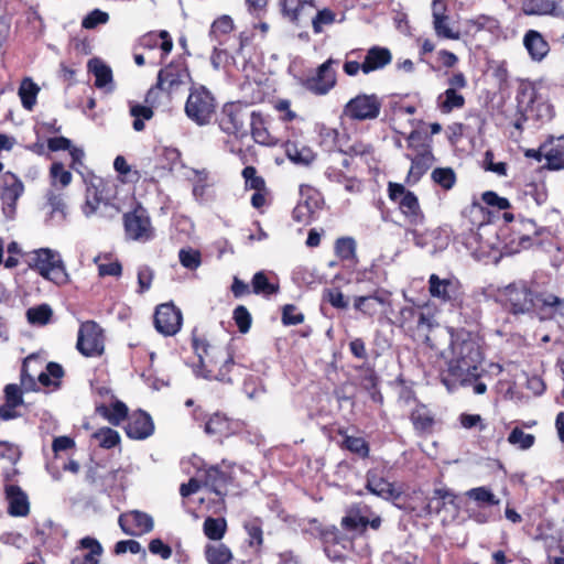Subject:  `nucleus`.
<instances>
[{
  "label": "nucleus",
  "mask_w": 564,
  "mask_h": 564,
  "mask_svg": "<svg viewBox=\"0 0 564 564\" xmlns=\"http://www.w3.org/2000/svg\"><path fill=\"white\" fill-rule=\"evenodd\" d=\"M451 347L453 357L447 368L440 373L441 382L453 391L458 387H466L476 379H480L482 352L474 333L465 329H451Z\"/></svg>",
  "instance_id": "nucleus-1"
},
{
  "label": "nucleus",
  "mask_w": 564,
  "mask_h": 564,
  "mask_svg": "<svg viewBox=\"0 0 564 564\" xmlns=\"http://www.w3.org/2000/svg\"><path fill=\"white\" fill-rule=\"evenodd\" d=\"M191 345L206 379L232 383L241 376L242 367L235 362L228 349L214 345L206 334L197 328L192 330Z\"/></svg>",
  "instance_id": "nucleus-2"
},
{
  "label": "nucleus",
  "mask_w": 564,
  "mask_h": 564,
  "mask_svg": "<svg viewBox=\"0 0 564 564\" xmlns=\"http://www.w3.org/2000/svg\"><path fill=\"white\" fill-rule=\"evenodd\" d=\"M393 325L413 341L422 343L431 349H436L430 333L438 326L435 314L427 304H415L401 307L395 315Z\"/></svg>",
  "instance_id": "nucleus-3"
},
{
  "label": "nucleus",
  "mask_w": 564,
  "mask_h": 564,
  "mask_svg": "<svg viewBox=\"0 0 564 564\" xmlns=\"http://www.w3.org/2000/svg\"><path fill=\"white\" fill-rule=\"evenodd\" d=\"M189 80L191 74L185 59H173L159 70L155 85L152 86L145 95V102H156L161 93H166L167 96H171Z\"/></svg>",
  "instance_id": "nucleus-4"
},
{
  "label": "nucleus",
  "mask_w": 564,
  "mask_h": 564,
  "mask_svg": "<svg viewBox=\"0 0 564 564\" xmlns=\"http://www.w3.org/2000/svg\"><path fill=\"white\" fill-rule=\"evenodd\" d=\"M122 225L127 241L147 243L156 237L151 215L140 202H135L131 209L123 213Z\"/></svg>",
  "instance_id": "nucleus-5"
},
{
  "label": "nucleus",
  "mask_w": 564,
  "mask_h": 564,
  "mask_svg": "<svg viewBox=\"0 0 564 564\" xmlns=\"http://www.w3.org/2000/svg\"><path fill=\"white\" fill-rule=\"evenodd\" d=\"M532 290L525 281H514L503 288H499L496 293V302L509 314L519 316L531 314Z\"/></svg>",
  "instance_id": "nucleus-6"
},
{
  "label": "nucleus",
  "mask_w": 564,
  "mask_h": 564,
  "mask_svg": "<svg viewBox=\"0 0 564 564\" xmlns=\"http://www.w3.org/2000/svg\"><path fill=\"white\" fill-rule=\"evenodd\" d=\"M25 263L45 280L56 284L66 281V272L59 254L48 248H41L26 254Z\"/></svg>",
  "instance_id": "nucleus-7"
},
{
  "label": "nucleus",
  "mask_w": 564,
  "mask_h": 564,
  "mask_svg": "<svg viewBox=\"0 0 564 564\" xmlns=\"http://www.w3.org/2000/svg\"><path fill=\"white\" fill-rule=\"evenodd\" d=\"M387 191L389 199L398 204L400 213L409 225L416 227L424 224L425 215L414 192L395 182H389Z\"/></svg>",
  "instance_id": "nucleus-8"
},
{
  "label": "nucleus",
  "mask_w": 564,
  "mask_h": 564,
  "mask_svg": "<svg viewBox=\"0 0 564 564\" xmlns=\"http://www.w3.org/2000/svg\"><path fill=\"white\" fill-rule=\"evenodd\" d=\"M429 294L441 304L460 308L465 297V290L458 278L449 275L441 278L432 273L427 281Z\"/></svg>",
  "instance_id": "nucleus-9"
},
{
  "label": "nucleus",
  "mask_w": 564,
  "mask_h": 564,
  "mask_svg": "<svg viewBox=\"0 0 564 564\" xmlns=\"http://www.w3.org/2000/svg\"><path fill=\"white\" fill-rule=\"evenodd\" d=\"M216 111V100L205 87L193 88L185 102L186 116L199 126L210 122Z\"/></svg>",
  "instance_id": "nucleus-10"
},
{
  "label": "nucleus",
  "mask_w": 564,
  "mask_h": 564,
  "mask_svg": "<svg viewBox=\"0 0 564 564\" xmlns=\"http://www.w3.org/2000/svg\"><path fill=\"white\" fill-rule=\"evenodd\" d=\"M382 108V99L376 94H358L344 106L343 113L352 121L375 120Z\"/></svg>",
  "instance_id": "nucleus-11"
},
{
  "label": "nucleus",
  "mask_w": 564,
  "mask_h": 564,
  "mask_svg": "<svg viewBox=\"0 0 564 564\" xmlns=\"http://www.w3.org/2000/svg\"><path fill=\"white\" fill-rule=\"evenodd\" d=\"M336 64L338 61L329 57L302 79V86L315 96L327 95L337 85V74L334 69Z\"/></svg>",
  "instance_id": "nucleus-12"
},
{
  "label": "nucleus",
  "mask_w": 564,
  "mask_h": 564,
  "mask_svg": "<svg viewBox=\"0 0 564 564\" xmlns=\"http://www.w3.org/2000/svg\"><path fill=\"white\" fill-rule=\"evenodd\" d=\"M76 348L85 357H98L104 354L105 336L98 323L86 321L80 324Z\"/></svg>",
  "instance_id": "nucleus-13"
},
{
  "label": "nucleus",
  "mask_w": 564,
  "mask_h": 564,
  "mask_svg": "<svg viewBox=\"0 0 564 564\" xmlns=\"http://www.w3.org/2000/svg\"><path fill=\"white\" fill-rule=\"evenodd\" d=\"M183 314L172 301L156 305L153 314L155 330L165 336H175L182 328Z\"/></svg>",
  "instance_id": "nucleus-14"
},
{
  "label": "nucleus",
  "mask_w": 564,
  "mask_h": 564,
  "mask_svg": "<svg viewBox=\"0 0 564 564\" xmlns=\"http://www.w3.org/2000/svg\"><path fill=\"white\" fill-rule=\"evenodd\" d=\"M448 88L440 94L436 99L437 108L442 113H451L455 109H462L465 104V97L459 93L467 87V78L462 72L453 73L447 78Z\"/></svg>",
  "instance_id": "nucleus-15"
},
{
  "label": "nucleus",
  "mask_w": 564,
  "mask_h": 564,
  "mask_svg": "<svg viewBox=\"0 0 564 564\" xmlns=\"http://www.w3.org/2000/svg\"><path fill=\"white\" fill-rule=\"evenodd\" d=\"M249 115L247 105L240 101L225 104L221 109L219 128L228 134L246 137V122L249 120Z\"/></svg>",
  "instance_id": "nucleus-16"
},
{
  "label": "nucleus",
  "mask_w": 564,
  "mask_h": 564,
  "mask_svg": "<svg viewBox=\"0 0 564 564\" xmlns=\"http://www.w3.org/2000/svg\"><path fill=\"white\" fill-rule=\"evenodd\" d=\"M532 311L540 322L553 321L557 316L564 318V297L549 291H534Z\"/></svg>",
  "instance_id": "nucleus-17"
},
{
  "label": "nucleus",
  "mask_w": 564,
  "mask_h": 564,
  "mask_svg": "<svg viewBox=\"0 0 564 564\" xmlns=\"http://www.w3.org/2000/svg\"><path fill=\"white\" fill-rule=\"evenodd\" d=\"M243 423L240 420L229 417L223 412H215L204 422V432L218 441L241 433Z\"/></svg>",
  "instance_id": "nucleus-18"
},
{
  "label": "nucleus",
  "mask_w": 564,
  "mask_h": 564,
  "mask_svg": "<svg viewBox=\"0 0 564 564\" xmlns=\"http://www.w3.org/2000/svg\"><path fill=\"white\" fill-rule=\"evenodd\" d=\"M271 121L272 118L260 110L250 112V134L257 144L274 148L281 143V138L271 130Z\"/></svg>",
  "instance_id": "nucleus-19"
},
{
  "label": "nucleus",
  "mask_w": 564,
  "mask_h": 564,
  "mask_svg": "<svg viewBox=\"0 0 564 564\" xmlns=\"http://www.w3.org/2000/svg\"><path fill=\"white\" fill-rule=\"evenodd\" d=\"M281 15L296 26H304L310 14L316 9L314 0H279Z\"/></svg>",
  "instance_id": "nucleus-20"
},
{
  "label": "nucleus",
  "mask_w": 564,
  "mask_h": 564,
  "mask_svg": "<svg viewBox=\"0 0 564 564\" xmlns=\"http://www.w3.org/2000/svg\"><path fill=\"white\" fill-rule=\"evenodd\" d=\"M234 480L232 474L220 469L218 465L209 466L204 471L203 484L216 496H218L217 503L220 510H226L225 497L227 496V487Z\"/></svg>",
  "instance_id": "nucleus-21"
},
{
  "label": "nucleus",
  "mask_w": 564,
  "mask_h": 564,
  "mask_svg": "<svg viewBox=\"0 0 564 564\" xmlns=\"http://www.w3.org/2000/svg\"><path fill=\"white\" fill-rule=\"evenodd\" d=\"M121 530L131 536H141L153 530L154 522L150 514L140 510H131L119 516Z\"/></svg>",
  "instance_id": "nucleus-22"
},
{
  "label": "nucleus",
  "mask_w": 564,
  "mask_h": 564,
  "mask_svg": "<svg viewBox=\"0 0 564 564\" xmlns=\"http://www.w3.org/2000/svg\"><path fill=\"white\" fill-rule=\"evenodd\" d=\"M366 488L372 495L397 503L402 497V491L386 479L378 469H369L366 474Z\"/></svg>",
  "instance_id": "nucleus-23"
},
{
  "label": "nucleus",
  "mask_w": 564,
  "mask_h": 564,
  "mask_svg": "<svg viewBox=\"0 0 564 564\" xmlns=\"http://www.w3.org/2000/svg\"><path fill=\"white\" fill-rule=\"evenodd\" d=\"M123 429L129 438L145 440L154 433V422L147 411L139 409L129 414Z\"/></svg>",
  "instance_id": "nucleus-24"
},
{
  "label": "nucleus",
  "mask_w": 564,
  "mask_h": 564,
  "mask_svg": "<svg viewBox=\"0 0 564 564\" xmlns=\"http://www.w3.org/2000/svg\"><path fill=\"white\" fill-rule=\"evenodd\" d=\"M102 553L104 547L97 539L85 536L78 541L70 564H100Z\"/></svg>",
  "instance_id": "nucleus-25"
},
{
  "label": "nucleus",
  "mask_w": 564,
  "mask_h": 564,
  "mask_svg": "<svg viewBox=\"0 0 564 564\" xmlns=\"http://www.w3.org/2000/svg\"><path fill=\"white\" fill-rule=\"evenodd\" d=\"M4 498L8 513L11 517H26L30 513V501L22 488L14 484H4Z\"/></svg>",
  "instance_id": "nucleus-26"
},
{
  "label": "nucleus",
  "mask_w": 564,
  "mask_h": 564,
  "mask_svg": "<svg viewBox=\"0 0 564 564\" xmlns=\"http://www.w3.org/2000/svg\"><path fill=\"white\" fill-rule=\"evenodd\" d=\"M24 192L22 181L12 172L0 174V199L4 205L15 208V205Z\"/></svg>",
  "instance_id": "nucleus-27"
},
{
  "label": "nucleus",
  "mask_w": 564,
  "mask_h": 564,
  "mask_svg": "<svg viewBox=\"0 0 564 564\" xmlns=\"http://www.w3.org/2000/svg\"><path fill=\"white\" fill-rule=\"evenodd\" d=\"M139 47L143 50L160 48L161 57L164 59L173 48V40L171 34L165 30L150 31L139 37L135 50Z\"/></svg>",
  "instance_id": "nucleus-28"
},
{
  "label": "nucleus",
  "mask_w": 564,
  "mask_h": 564,
  "mask_svg": "<svg viewBox=\"0 0 564 564\" xmlns=\"http://www.w3.org/2000/svg\"><path fill=\"white\" fill-rule=\"evenodd\" d=\"M410 421L419 435H430L434 431L435 414L427 405L419 402L410 413Z\"/></svg>",
  "instance_id": "nucleus-29"
},
{
  "label": "nucleus",
  "mask_w": 564,
  "mask_h": 564,
  "mask_svg": "<svg viewBox=\"0 0 564 564\" xmlns=\"http://www.w3.org/2000/svg\"><path fill=\"white\" fill-rule=\"evenodd\" d=\"M392 53L386 46L373 45L371 46L364 58V74L368 75L372 72L383 69L391 64Z\"/></svg>",
  "instance_id": "nucleus-30"
},
{
  "label": "nucleus",
  "mask_w": 564,
  "mask_h": 564,
  "mask_svg": "<svg viewBox=\"0 0 564 564\" xmlns=\"http://www.w3.org/2000/svg\"><path fill=\"white\" fill-rule=\"evenodd\" d=\"M542 149L549 170L564 169V135L550 138L542 144Z\"/></svg>",
  "instance_id": "nucleus-31"
},
{
  "label": "nucleus",
  "mask_w": 564,
  "mask_h": 564,
  "mask_svg": "<svg viewBox=\"0 0 564 564\" xmlns=\"http://www.w3.org/2000/svg\"><path fill=\"white\" fill-rule=\"evenodd\" d=\"M523 45L532 61L541 62L550 52L549 42L536 30H528L523 36Z\"/></svg>",
  "instance_id": "nucleus-32"
},
{
  "label": "nucleus",
  "mask_w": 564,
  "mask_h": 564,
  "mask_svg": "<svg viewBox=\"0 0 564 564\" xmlns=\"http://www.w3.org/2000/svg\"><path fill=\"white\" fill-rule=\"evenodd\" d=\"M434 161L432 149L424 148L422 151H415V155L411 158L408 182L416 183L431 169Z\"/></svg>",
  "instance_id": "nucleus-33"
},
{
  "label": "nucleus",
  "mask_w": 564,
  "mask_h": 564,
  "mask_svg": "<svg viewBox=\"0 0 564 564\" xmlns=\"http://www.w3.org/2000/svg\"><path fill=\"white\" fill-rule=\"evenodd\" d=\"M334 253L345 267L355 268L358 263L357 243L352 237H340L335 240Z\"/></svg>",
  "instance_id": "nucleus-34"
},
{
  "label": "nucleus",
  "mask_w": 564,
  "mask_h": 564,
  "mask_svg": "<svg viewBox=\"0 0 564 564\" xmlns=\"http://www.w3.org/2000/svg\"><path fill=\"white\" fill-rule=\"evenodd\" d=\"M438 7L445 11V6L441 0L433 1V26L437 36L448 40H459L460 34L449 26V17L444 12H438Z\"/></svg>",
  "instance_id": "nucleus-35"
},
{
  "label": "nucleus",
  "mask_w": 564,
  "mask_h": 564,
  "mask_svg": "<svg viewBox=\"0 0 564 564\" xmlns=\"http://www.w3.org/2000/svg\"><path fill=\"white\" fill-rule=\"evenodd\" d=\"M235 29L234 20L228 14L218 17L210 25L209 39L219 46H224L231 37Z\"/></svg>",
  "instance_id": "nucleus-36"
},
{
  "label": "nucleus",
  "mask_w": 564,
  "mask_h": 564,
  "mask_svg": "<svg viewBox=\"0 0 564 564\" xmlns=\"http://www.w3.org/2000/svg\"><path fill=\"white\" fill-rule=\"evenodd\" d=\"M536 95L538 93L534 86H524L520 89L517 96L519 113L513 122V127L517 130H523V124L528 120L525 111H528V109H532L533 104L536 100Z\"/></svg>",
  "instance_id": "nucleus-37"
},
{
  "label": "nucleus",
  "mask_w": 564,
  "mask_h": 564,
  "mask_svg": "<svg viewBox=\"0 0 564 564\" xmlns=\"http://www.w3.org/2000/svg\"><path fill=\"white\" fill-rule=\"evenodd\" d=\"M96 412L113 426H120L130 414L127 404L120 400H115L109 405L99 404L96 406Z\"/></svg>",
  "instance_id": "nucleus-38"
},
{
  "label": "nucleus",
  "mask_w": 564,
  "mask_h": 564,
  "mask_svg": "<svg viewBox=\"0 0 564 564\" xmlns=\"http://www.w3.org/2000/svg\"><path fill=\"white\" fill-rule=\"evenodd\" d=\"M338 152L349 158H360L370 169L377 164L375 147L371 143L364 142L362 140L354 141L346 149L339 147Z\"/></svg>",
  "instance_id": "nucleus-39"
},
{
  "label": "nucleus",
  "mask_w": 564,
  "mask_h": 564,
  "mask_svg": "<svg viewBox=\"0 0 564 564\" xmlns=\"http://www.w3.org/2000/svg\"><path fill=\"white\" fill-rule=\"evenodd\" d=\"M46 204L50 207V219L56 224L66 220L67 205L65 203V195L55 189H48L45 194Z\"/></svg>",
  "instance_id": "nucleus-40"
},
{
  "label": "nucleus",
  "mask_w": 564,
  "mask_h": 564,
  "mask_svg": "<svg viewBox=\"0 0 564 564\" xmlns=\"http://www.w3.org/2000/svg\"><path fill=\"white\" fill-rule=\"evenodd\" d=\"M457 496L447 487L435 488L425 507L427 514H438L447 505H454Z\"/></svg>",
  "instance_id": "nucleus-41"
},
{
  "label": "nucleus",
  "mask_w": 564,
  "mask_h": 564,
  "mask_svg": "<svg viewBox=\"0 0 564 564\" xmlns=\"http://www.w3.org/2000/svg\"><path fill=\"white\" fill-rule=\"evenodd\" d=\"M262 528L263 521L259 517L251 518L243 523V529L248 534L247 543L257 555L261 554L264 543Z\"/></svg>",
  "instance_id": "nucleus-42"
},
{
  "label": "nucleus",
  "mask_w": 564,
  "mask_h": 564,
  "mask_svg": "<svg viewBox=\"0 0 564 564\" xmlns=\"http://www.w3.org/2000/svg\"><path fill=\"white\" fill-rule=\"evenodd\" d=\"M318 530V539L323 544L326 555L333 561L341 558V555L337 551H333V549L344 540L339 530L335 525Z\"/></svg>",
  "instance_id": "nucleus-43"
},
{
  "label": "nucleus",
  "mask_w": 564,
  "mask_h": 564,
  "mask_svg": "<svg viewBox=\"0 0 564 564\" xmlns=\"http://www.w3.org/2000/svg\"><path fill=\"white\" fill-rule=\"evenodd\" d=\"M481 31H487L492 35L501 33V25L496 17L479 14L474 19L467 20V32L477 34Z\"/></svg>",
  "instance_id": "nucleus-44"
},
{
  "label": "nucleus",
  "mask_w": 564,
  "mask_h": 564,
  "mask_svg": "<svg viewBox=\"0 0 564 564\" xmlns=\"http://www.w3.org/2000/svg\"><path fill=\"white\" fill-rule=\"evenodd\" d=\"M338 434L344 437L340 443V447L343 449H346L362 459L369 457L370 445L364 437L348 435L345 430H338Z\"/></svg>",
  "instance_id": "nucleus-45"
},
{
  "label": "nucleus",
  "mask_w": 564,
  "mask_h": 564,
  "mask_svg": "<svg viewBox=\"0 0 564 564\" xmlns=\"http://www.w3.org/2000/svg\"><path fill=\"white\" fill-rule=\"evenodd\" d=\"M48 181L51 185L50 189L61 192L72 183L73 175L69 170L65 169L62 162L55 161L50 166Z\"/></svg>",
  "instance_id": "nucleus-46"
},
{
  "label": "nucleus",
  "mask_w": 564,
  "mask_h": 564,
  "mask_svg": "<svg viewBox=\"0 0 564 564\" xmlns=\"http://www.w3.org/2000/svg\"><path fill=\"white\" fill-rule=\"evenodd\" d=\"M560 0H522L521 9L527 15L554 14Z\"/></svg>",
  "instance_id": "nucleus-47"
},
{
  "label": "nucleus",
  "mask_w": 564,
  "mask_h": 564,
  "mask_svg": "<svg viewBox=\"0 0 564 564\" xmlns=\"http://www.w3.org/2000/svg\"><path fill=\"white\" fill-rule=\"evenodd\" d=\"M94 262L98 267V275L100 278H119L122 274L121 262L118 259H113L111 253L99 254L94 258Z\"/></svg>",
  "instance_id": "nucleus-48"
},
{
  "label": "nucleus",
  "mask_w": 564,
  "mask_h": 564,
  "mask_svg": "<svg viewBox=\"0 0 564 564\" xmlns=\"http://www.w3.org/2000/svg\"><path fill=\"white\" fill-rule=\"evenodd\" d=\"M204 555L208 564H230L234 560L231 550L224 543L207 544Z\"/></svg>",
  "instance_id": "nucleus-49"
},
{
  "label": "nucleus",
  "mask_w": 564,
  "mask_h": 564,
  "mask_svg": "<svg viewBox=\"0 0 564 564\" xmlns=\"http://www.w3.org/2000/svg\"><path fill=\"white\" fill-rule=\"evenodd\" d=\"M324 174L329 182L343 184L348 193L359 192V183L357 178L348 176L343 169L329 165L326 167Z\"/></svg>",
  "instance_id": "nucleus-50"
},
{
  "label": "nucleus",
  "mask_w": 564,
  "mask_h": 564,
  "mask_svg": "<svg viewBox=\"0 0 564 564\" xmlns=\"http://www.w3.org/2000/svg\"><path fill=\"white\" fill-rule=\"evenodd\" d=\"M355 370L359 373L358 379L362 389L371 393L372 399H375V392L379 384V377L375 367L364 362L362 365L356 366Z\"/></svg>",
  "instance_id": "nucleus-51"
},
{
  "label": "nucleus",
  "mask_w": 564,
  "mask_h": 564,
  "mask_svg": "<svg viewBox=\"0 0 564 564\" xmlns=\"http://www.w3.org/2000/svg\"><path fill=\"white\" fill-rule=\"evenodd\" d=\"M386 300L376 291L373 294L365 296H356L354 300L355 310L361 312L364 315L372 317L378 312L379 305H384Z\"/></svg>",
  "instance_id": "nucleus-52"
},
{
  "label": "nucleus",
  "mask_w": 564,
  "mask_h": 564,
  "mask_svg": "<svg viewBox=\"0 0 564 564\" xmlns=\"http://www.w3.org/2000/svg\"><path fill=\"white\" fill-rule=\"evenodd\" d=\"M39 91L40 87L32 80V78L25 77L22 79L18 95L24 109L31 111L34 108Z\"/></svg>",
  "instance_id": "nucleus-53"
},
{
  "label": "nucleus",
  "mask_w": 564,
  "mask_h": 564,
  "mask_svg": "<svg viewBox=\"0 0 564 564\" xmlns=\"http://www.w3.org/2000/svg\"><path fill=\"white\" fill-rule=\"evenodd\" d=\"M284 149L286 156L297 164L307 165L315 159L314 152L308 147H300L296 142L286 141Z\"/></svg>",
  "instance_id": "nucleus-54"
},
{
  "label": "nucleus",
  "mask_w": 564,
  "mask_h": 564,
  "mask_svg": "<svg viewBox=\"0 0 564 564\" xmlns=\"http://www.w3.org/2000/svg\"><path fill=\"white\" fill-rule=\"evenodd\" d=\"M88 69L95 76V86L104 88L112 82V70L99 58H91L88 62Z\"/></svg>",
  "instance_id": "nucleus-55"
},
{
  "label": "nucleus",
  "mask_w": 564,
  "mask_h": 564,
  "mask_svg": "<svg viewBox=\"0 0 564 564\" xmlns=\"http://www.w3.org/2000/svg\"><path fill=\"white\" fill-rule=\"evenodd\" d=\"M252 292L263 296L276 294L280 291L278 282H271L263 271H258L251 280Z\"/></svg>",
  "instance_id": "nucleus-56"
},
{
  "label": "nucleus",
  "mask_w": 564,
  "mask_h": 564,
  "mask_svg": "<svg viewBox=\"0 0 564 564\" xmlns=\"http://www.w3.org/2000/svg\"><path fill=\"white\" fill-rule=\"evenodd\" d=\"M203 532L209 540L220 541L227 532L226 519L207 517L203 524Z\"/></svg>",
  "instance_id": "nucleus-57"
},
{
  "label": "nucleus",
  "mask_w": 564,
  "mask_h": 564,
  "mask_svg": "<svg viewBox=\"0 0 564 564\" xmlns=\"http://www.w3.org/2000/svg\"><path fill=\"white\" fill-rule=\"evenodd\" d=\"M466 496L474 500L479 508L498 506L500 502L496 495L485 486L469 489Z\"/></svg>",
  "instance_id": "nucleus-58"
},
{
  "label": "nucleus",
  "mask_w": 564,
  "mask_h": 564,
  "mask_svg": "<svg viewBox=\"0 0 564 564\" xmlns=\"http://www.w3.org/2000/svg\"><path fill=\"white\" fill-rule=\"evenodd\" d=\"M130 116L133 117L132 127L135 131H143L145 128L144 120H150L154 116L152 107L141 104L130 105Z\"/></svg>",
  "instance_id": "nucleus-59"
},
{
  "label": "nucleus",
  "mask_w": 564,
  "mask_h": 564,
  "mask_svg": "<svg viewBox=\"0 0 564 564\" xmlns=\"http://www.w3.org/2000/svg\"><path fill=\"white\" fill-rule=\"evenodd\" d=\"M241 176L245 181L246 191H264L268 187L264 177L252 165L245 166L241 171Z\"/></svg>",
  "instance_id": "nucleus-60"
},
{
  "label": "nucleus",
  "mask_w": 564,
  "mask_h": 564,
  "mask_svg": "<svg viewBox=\"0 0 564 564\" xmlns=\"http://www.w3.org/2000/svg\"><path fill=\"white\" fill-rule=\"evenodd\" d=\"M431 178L445 191L452 189L456 183V174L452 167H436Z\"/></svg>",
  "instance_id": "nucleus-61"
},
{
  "label": "nucleus",
  "mask_w": 564,
  "mask_h": 564,
  "mask_svg": "<svg viewBox=\"0 0 564 564\" xmlns=\"http://www.w3.org/2000/svg\"><path fill=\"white\" fill-rule=\"evenodd\" d=\"M94 438L99 443V446L106 449H110L120 444L119 433L111 427H100L94 433Z\"/></svg>",
  "instance_id": "nucleus-62"
},
{
  "label": "nucleus",
  "mask_w": 564,
  "mask_h": 564,
  "mask_svg": "<svg viewBox=\"0 0 564 564\" xmlns=\"http://www.w3.org/2000/svg\"><path fill=\"white\" fill-rule=\"evenodd\" d=\"M53 315V311L47 304H41L30 307L26 311L28 322L32 325H46Z\"/></svg>",
  "instance_id": "nucleus-63"
},
{
  "label": "nucleus",
  "mask_w": 564,
  "mask_h": 564,
  "mask_svg": "<svg viewBox=\"0 0 564 564\" xmlns=\"http://www.w3.org/2000/svg\"><path fill=\"white\" fill-rule=\"evenodd\" d=\"M336 14L328 8L318 10L314 15L310 14L308 21L312 23L314 33L318 34L323 31L325 25H330L335 22Z\"/></svg>",
  "instance_id": "nucleus-64"
}]
</instances>
